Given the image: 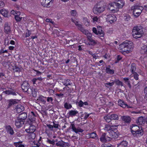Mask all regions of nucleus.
I'll return each mask as SVG.
<instances>
[{"instance_id": "obj_1", "label": "nucleus", "mask_w": 147, "mask_h": 147, "mask_svg": "<svg viewBox=\"0 0 147 147\" xmlns=\"http://www.w3.org/2000/svg\"><path fill=\"white\" fill-rule=\"evenodd\" d=\"M134 48L132 42L130 41H125L119 45V49L122 54H128L132 51Z\"/></svg>"}, {"instance_id": "obj_2", "label": "nucleus", "mask_w": 147, "mask_h": 147, "mask_svg": "<svg viewBox=\"0 0 147 147\" xmlns=\"http://www.w3.org/2000/svg\"><path fill=\"white\" fill-rule=\"evenodd\" d=\"M132 34L133 37L135 38H141L144 34L143 28L140 26H134L132 29Z\"/></svg>"}, {"instance_id": "obj_3", "label": "nucleus", "mask_w": 147, "mask_h": 147, "mask_svg": "<svg viewBox=\"0 0 147 147\" xmlns=\"http://www.w3.org/2000/svg\"><path fill=\"white\" fill-rule=\"evenodd\" d=\"M105 9V7L103 6H100L98 4L94 6L93 8V12L95 14H98L102 12Z\"/></svg>"}, {"instance_id": "obj_4", "label": "nucleus", "mask_w": 147, "mask_h": 147, "mask_svg": "<svg viewBox=\"0 0 147 147\" xmlns=\"http://www.w3.org/2000/svg\"><path fill=\"white\" fill-rule=\"evenodd\" d=\"M111 131L109 132V134L111 137H108V140H111V138L117 139L118 137V132L117 131V127H115Z\"/></svg>"}, {"instance_id": "obj_5", "label": "nucleus", "mask_w": 147, "mask_h": 147, "mask_svg": "<svg viewBox=\"0 0 147 147\" xmlns=\"http://www.w3.org/2000/svg\"><path fill=\"white\" fill-rule=\"evenodd\" d=\"M54 0H41V4L45 7H49L51 5Z\"/></svg>"}, {"instance_id": "obj_6", "label": "nucleus", "mask_w": 147, "mask_h": 147, "mask_svg": "<svg viewBox=\"0 0 147 147\" xmlns=\"http://www.w3.org/2000/svg\"><path fill=\"white\" fill-rule=\"evenodd\" d=\"M97 35L98 36L99 38L101 39L102 41H103V38H102L101 37L104 38L105 35V33L102 30V27L97 26Z\"/></svg>"}, {"instance_id": "obj_7", "label": "nucleus", "mask_w": 147, "mask_h": 147, "mask_svg": "<svg viewBox=\"0 0 147 147\" xmlns=\"http://www.w3.org/2000/svg\"><path fill=\"white\" fill-rule=\"evenodd\" d=\"M70 128L72 129V131L73 132H75L76 134H79V132L82 133L84 131L82 129L80 128H76L74 123L71 124Z\"/></svg>"}, {"instance_id": "obj_8", "label": "nucleus", "mask_w": 147, "mask_h": 147, "mask_svg": "<svg viewBox=\"0 0 147 147\" xmlns=\"http://www.w3.org/2000/svg\"><path fill=\"white\" fill-rule=\"evenodd\" d=\"M85 34L87 35V40L90 43V44L91 45H95L96 44V42L92 38V34L89 33L88 31V33Z\"/></svg>"}, {"instance_id": "obj_9", "label": "nucleus", "mask_w": 147, "mask_h": 147, "mask_svg": "<svg viewBox=\"0 0 147 147\" xmlns=\"http://www.w3.org/2000/svg\"><path fill=\"white\" fill-rule=\"evenodd\" d=\"M107 20L111 24L115 22L117 20V18L114 14H109L107 16Z\"/></svg>"}, {"instance_id": "obj_10", "label": "nucleus", "mask_w": 147, "mask_h": 147, "mask_svg": "<svg viewBox=\"0 0 147 147\" xmlns=\"http://www.w3.org/2000/svg\"><path fill=\"white\" fill-rule=\"evenodd\" d=\"M21 88L23 91L24 92H27L30 88H29V84L26 81H24L21 85Z\"/></svg>"}, {"instance_id": "obj_11", "label": "nucleus", "mask_w": 147, "mask_h": 147, "mask_svg": "<svg viewBox=\"0 0 147 147\" xmlns=\"http://www.w3.org/2000/svg\"><path fill=\"white\" fill-rule=\"evenodd\" d=\"M75 24L77 26L78 29L83 33L86 34L88 33V30L84 29L81 24L78 23V21H76V22H75Z\"/></svg>"}, {"instance_id": "obj_12", "label": "nucleus", "mask_w": 147, "mask_h": 147, "mask_svg": "<svg viewBox=\"0 0 147 147\" xmlns=\"http://www.w3.org/2000/svg\"><path fill=\"white\" fill-rule=\"evenodd\" d=\"M24 122L17 117L15 121V124L17 128H20L24 124Z\"/></svg>"}, {"instance_id": "obj_13", "label": "nucleus", "mask_w": 147, "mask_h": 147, "mask_svg": "<svg viewBox=\"0 0 147 147\" xmlns=\"http://www.w3.org/2000/svg\"><path fill=\"white\" fill-rule=\"evenodd\" d=\"M143 130L142 128L140 127V129L133 133V135L134 136L139 137L142 136L143 134Z\"/></svg>"}, {"instance_id": "obj_14", "label": "nucleus", "mask_w": 147, "mask_h": 147, "mask_svg": "<svg viewBox=\"0 0 147 147\" xmlns=\"http://www.w3.org/2000/svg\"><path fill=\"white\" fill-rule=\"evenodd\" d=\"M37 114L33 111H31L29 114V119L31 122H33L35 120V117H36Z\"/></svg>"}, {"instance_id": "obj_15", "label": "nucleus", "mask_w": 147, "mask_h": 147, "mask_svg": "<svg viewBox=\"0 0 147 147\" xmlns=\"http://www.w3.org/2000/svg\"><path fill=\"white\" fill-rule=\"evenodd\" d=\"M106 133H103L101 135L100 138V141L102 142H106L107 141H109L108 139V137L106 136Z\"/></svg>"}, {"instance_id": "obj_16", "label": "nucleus", "mask_w": 147, "mask_h": 147, "mask_svg": "<svg viewBox=\"0 0 147 147\" xmlns=\"http://www.w3.org/2000/svg\"><path fill=\"white\" fill-rule=\"evenodd\" d=\"M115 127H116V126H113L109 124L105 125L104 129V130L109 133V131H111L112 129H113Z\"/></svg>"}, {"instance_id": "obj_17", "label": "nucleus", "mask_w": 147, "mask_h": 147, "mask_svg": "<svg viewBox=\"0 0 147 147\" xmlns=\"http://www.w3.org/2000/svg\"><path fill=\"white\" fill-rule=\"evenodd\" d=\"M11 28L7 23H5L4 28V32L6 34H9L11 32Z\"/></svg>"}, {"instance_id": "obj_18", "label": "nucleus", "mask_w": 147, "mask_h": 147, "mask_svg": "<svg viewBox=\"0 0 147 147\" xmlns=\"http://www.w3.org/2000/svg\"><path fill=\"white\" fill-rule=\"evenodd\" d=\"M36 129V128L35 126L33 125H30L28 128L26 129L25 131L28 133L34 132Z\"/></svg>"}, {"instance_id": "obj_19", "label": "nucleus", "mask_w": 147, "mask_h": 147, "mask_svg": "<svg viewBox=\"0 0 147 147\" xmlns=\"http://www.w3.org/2000/svg\"><path fill=\"white\" fill-rule=\"evenodd\" d=\"M115 5L118 8H122L124 5L125 3L121 0H119L114 3Z\"/></svg>"}, {"instance_id": "obj_20", "label": "nucleus", "mask_w": 147, "mask_h": 147, "mask_svg": "<svg viewBox=\"0 0 147 147\" xmlns=\"http://www.w3.org/2000/svg\"><path fill=\"white\" fill-rule=\"evenodd\" d=\"M5 129L7 133L10 135H13V134L14 131L11 126L9 125H6L5 126Z\"/></svg>"}, {"instance_id": "obj_21", "label": "nucleus", "mask_w": 147, "mask_h": 147, "mask_svg": "<svg viewBox=\"0 0 147 147\" xmlns=\"http://www.w3.org/2000/svg\"><path fill=\"white\" fill-rule=\"evenodd\" d=\"M29 90L27 92L28 94L32 95V96L34 97H36L37 92L36 90L32 88H30Z\"/></svg>"}, {"instance_id": "obj_22", "label": "nucleus", "mask_w": 147, "mask_h": 147, "mask_svg": "<svg viewBox=\"0 0 147 147\" xmlns=\"http://www.w3.org/2000/svg\"><path fill=\"white\" fill-rule=\"evenodd\" d=\"M122 120L126 123L129 124L131 121V118L129 116L126 115L123 116L122 117Z\"/></svg>"}, {"instance_id": "obj_23", "label": "nucleus", "mask_w": 147, "mask_h": 147, "mask_svg": "<svg viewBox=\"0 0 147 147\" xmlns=\"http://www.w3.org/2000/svg\"><path fill=\"white\" fill-rule=\"evenodd\" d=\"M15 109L17 113H21L24 110V107L20 104L16 106Z\"/></svg>"}, {"instance_id": "obj_24", "label": "nucleus", "mask_w": 147, "mask_h": 147, "mask_svg": "<svg viewBox=\"0 0 147 147\" xmlns=\"http://www.w3.org/2000/svg\"><path fill=\"white\" fill-rule=\"evenodd\" d=\"M87 136L89 138L92 139H98V136L97 135L96 132L94 131L87 135Z\"/></svg>"}, {"instance_id": "obj_25", "label": "nucleus", "mask_w": 147, "mask_h": 147, "mask_svg": "<svg viewBox=\"0 0 147 147\" xmlns=\"http://www.w3.org/2000/svg\"><path fill=\"white\" fill-rule=\"evenodd\" d=\"M27 117V114L26 113H22L19 115L18 118L25 122V120Z\"/></svg>"}, {"instance_id": "obj_26", "label": "nucleus", "mask_w": 147, "mask_h": 147, "mask_svg": "<svg viewBox=\"0 0 147 147\" xmlns=\"http://www.w3.org/2000/svg\"><path fill=\"white\" fill-rule=\"evenodd\" d=\"M18 101L19 100L15 99L9 100V103L8 105V106L9 107H10L12 105H16L18 103Z\"/></svg>"}, {"instance_id": "obj_27", "label": "nucleus", "mask_w": 147, "mask_h": 147, "mask_svg": "<svg viewBox=\"0 0 147 147\" xmlns=\"http://www.w3.org/2000/svg\"><path fill=\"white\" fill-rule=\"evenodd\" d=\"M140 127L138 126L132 125V126L130 127V129L131 131V133L133 134L136 131L140 129Z\"/></svg>"}, {"instance_id": "obj_28", "label": "nucleus", "mask_w": 147, "mask_h": 147, "mask_svg": "<svg viewBox=\"0 0 147 147\" xmlns=\"http://www.w3.org/2000/svg\"><path fill=\"white\" fill-rule=\"evenodd\" d=\"M144 118L142 116L139 117L136 120V123L140 125L145 124Z\"/></svg>"}, {"instance_id": "obj_29", "label": "nucleus", "mask_w": 147, "mask_h": 147, "mask_svg": "<svg viewBox=\"0 0 147 147\" xmlns=\"http://www.w3.org/2000/svg\"><path fill=\"white\" fill-rule=\"evenodd\" d=\"M128 145V142L126 141H122L117 144V147H126Z\"/></svg>"}, {"instance_id": "obj_30", "label": "nucleus", "mask_w": 147, "mask_h": 147, "mask_svg": "<svg viewBox=\"0 0 147 147\" xmlns=\"http://www.w3.org/2000/svg\"><path fill=\"white\" fill-rule=\"evenodd\" d=\"M140 52L142 54L147 55V46L144 45L142 46Z\"/></svg>"}, {"instance_id": "obj_31", "label": "nucleus", "mask_w": 147, "mask_h": 147, "mask_svg": "<svg viewBox=\"0 0 147 147\" xmlns=\"http://www.w3.org/2000/svg\"><path fill=\"white\" fill-rule=\"evenodd\" d=\"M83 22L85 25L87 26H90V22L89 20L87 18L84 17L83 19Z\"/></svg>"}, {"instance_id": "obj_32", "label": "nucleus", "mask_w": 147, "mask_h": 147, "mask_svg": "<svg viewBox=\"0 0 147 147\" xmlns=\"http://www.w3.org/2000/svg\"><path fill=\"white\" fill-rule=\"evenodd\" d=\"M131 9L133 10H136L138 11L139 10H142L143 9V7L140 6L138 4H136L134 6L132 7Z\"/></svg>"}, {"instance_id": "obj_33", "label": "nucleus", "mask_w": 147, "mask_h": 147, "mask_svg": "<svg viewBox=\"0 0 147 147\" xmlns=\"http://www.w3.org/2000/svg\"><path fill=\"white\" fill-rule=\"evenodd\" d=\"M111 66L109 65L107 67H106V72L108 74H113L114 73V70L113 69H110Z\"/></svg>"}, {"instance_id": "obj_34", "label": "nucleus", "mask_w": 147, "mask_h": 147, "mask_svg": "<svg viewBox=\"0 0 147 147\" xmlns=\"http://www.w3.org/2000/svg\"><path fill=\"white\" fill-rule=\"evenodd\" d=\"M142 10H134L133 11V14L136 18L138 17L141 14Z\"/></svg>"}, {"instance_id": "obj_35", "label": "nucleus", "mask_w": 147, "mask_h": 147, "mask_svg": "<svg viewBox=\"0 0 147 147\" xmlns=\"http://www.w3.org/2000/svg\"><path fill=\"white\" fill-rule=\"evenodd\" d=\"M0 13L5 17H7L8 16V11L4 9L0 10Z\"/></svg>"}, {"instance_id": "obj_36", "label": "nucleus", "mask_w": 147, "mask_h": 147, "mask_svg": "<svg viewBox=\"0 0 147 147\" xmlns=\"http://www.w3.org/2000/svg\"><path fill=\"white\" fill-rule=\"evenodd\" d=\"M118 103L119 106L123 108H124L126 107V103H125L124 101L121 100L119 99V100Z\"/></svg>"}, {"instance_id": "obj_37", "label": "nucleus", "mask_w": 147, "mask_h": 147, "mask_svg": "<svg viewBox=\"0 0 147 147\" xmlns=\"http://www.w3.org/2000/svg\"><path fill=\"white\" fill-rule=\"evenodd\" d=\"M28 138L30 140H33L36 137V134L34 132L28 133Z\"/></svg>"}, {"instance_id": "obj_38", "label": "nucleus", "mask_w": 147, "mask_h": 147, "mask_svg": "<svg viewBox=\"0 0 147 147\" xmlns=\"http://www.w3.org/2000/svg\"><path fill=\"white\" fill-rule=\"evenodd\" d=\"M136 69V64L133 63L131 64V68L130 69V71L131 73L136 72L135 71Z\"/></svg>"}, {"instance_id": "obj_39", "label": "nucleus", "mask_w": 147, "mask_h": 147, "mask_svg": "<svg viewBox=\"0 0 147 147\" xmlns=\"http://www.w3.org/2000/svg\"><path fill=\"white\" fill-rule=\"evenodd\" d=\"M78 111L76 110H70L68 112L69 115L70 116H74L78 113Z\"/></svg>"}, {"instance_id": "obj_40", "label": "nucleus", "mask_w": 147, "mask_h": 147, "mask_svg": "<svg viewBox=\"0 0 147 147\" xmlns=\"http://www.w3.org/2000/svg\"><path fill=\"white\" fill-rule=\"evenodd\" d=\"M56 145L58 146L63 147L65 146V143L62 140L59 141L56 143Z\"/></svg>"}, {"instance_id": "obj_41", "label": "nucleus", "mask_w": 147, "mask_h": 147, "mask_svg": "<svg viewBox=\"0 0 147 147\" xmlns=\"http://www.w3.org/2000/svg\"><path fill=\"white\" fill-rule=\"evenodd\" d=\"M104 118L106 122L108 123H109L112 120L111 116L110 115H108L105 116Z\"/></svg>"}, {"instance_id": "obj_42", "label": "nucleus", "mask_w": 147, "mask_h": 147, "mask_svg": "<svg viewBox=\"0 0 147 147\" xmlns=\"http://www.w3.org/2000/svg\"><path fill=\"white\" fill-rule=\"evenodd\" d=\"M111 119L112 120H118L119 119V117L118 115L116 114H112L110 115Z\"/></svg>"}, {"instance_id": "obj_43", "label": "nucleus", "mask_w": 147, "mask_h": 147, "mask_svg": "<svg viewBox=\"0 0 147 147\" xmlns=\"http://www.w3.org/2000/svg\"><path fill=\"white\" fill-rule=\"evenodd\" d=\"M122 59V57L120 55H117L116 58L115 59V63H117L119 62Z\"/></svg>"}, {"instance_id": "obj_44", "label": "nucleus", "mask_w": 147, "mask_h": 147, "mask_svg": "<svg viewBox=\"0 0 147 147\" xmlns=\"http://www.w3.org/2000/svg\"><path fill=\"white\" fill-rule=\"evenodd\" d=\"M64 107L67 109H70L72 107V105L71 104L66 102L64 105Z\"/></svg>"}, {"instance_id": "obj_45", "label": "nucleus", "mask_w": 147, "mask_h": 147, "mask_svg": "<svg viewBox=\"0 0 147 147\" xmlns=\"http://www.w3.org/2000/svg\"><path fill=\"white\" fill-rule=\"evenodd\" d=\"M115 84L118 86H123V82L120 81L119 80H115Z\"/></svg>"}, {"instance_id": "obj_46", "label": "nucleus", "mask_w": 147, "mask_h": 147, "mask_svg": "<svg viewBox=\"0 0 147 147\" xmlns=\"http://www.w3.org/2000/svg\"><path fill=\"white\" fill-rule=\"evenodd\" d=\"M132 74H133V76L135 80H138L139 79V75L136 72Z\"/></svg>"}, {"instance_id": "obj_47", "label": "nucleus", "mask_w": 147, "mask_h": 147, "mask_svg": "<svg viewBox=\"0 0 147 147\" xmlns=\"http://www.w3.org/2000/svg\"><path fill=\"white\" fill-rule=\"evenodd\" d=\"M114 84V82H112L111 83H106L105 84V85L106 87L107 88H109L110 87H111L113 86Z\"/></svg>"}, {"instance_id": "obj_48", "label": "nucleus", "mask_w": 147, "mask_h": 147, "mask_svg": "<svg viewBox=\"0 0 147 147\" xmlns=\"http://www.w3.org/2000/svg\"><path fill=\"white\" fill-rule=\"evenodd\" d=\"M11 13L12 14H13L15 16H19L20 14V12L15 11L13 10L11 11Z\"/></svg>"}, {"instance_id": "obj_49", "label": "nucleus", "mask_w": 147, "mask_h": 147, "mask_svg": "<svg viewBox=\"0 0 147 147\" xmlns=\"http://www.w3.org/2000/svg\"><path fill=\"white\" fill-rule=\"evenodd\" d=\"M99 18L97 16H94L92 19V22L94 23H96L98 22Z\"/></svg>"}, {"instance_id": "obj_50", "label": "nucleus", "mask_w": 147, "mask_h": 147, "mask_svg": "<svg viewBox=\"0 0 147 147\" xmlns=\"http://www.w3.org/2000/svg\"><path fill=\"white\" fill-rule=\"evenodd\" d=\"M47 143H49L54 145L55 144V140L53 139V140H51L50 139L47 138Z\"/></svg>"}, {"instance_id": "obj_51", "label": "nucleus", "mask_w": 147, "mask_h": 147, "mask_svg": "<svg viewBox=\"0 0 147 147\" xmlns=\"http://www.w3.org/2000/svg\"><path fill=\"white\" fill-rule=\"evenodd\" d=\"M102 147H114L113 145L110 144H104L101 145Z\"/></svg>"}, {"instance_id": "obj_52", "label": "nucleus", "mask_w": 147, "mask_h": 147, "mask_svg": "<svg viewBox=\"0 0 147 147\" xmlns=\"http://www.w3.org/2000/svg\"><path fill=\"white\" fill-rule=\"evenodd\" d=\"M124 18L125 20L129 21L131 17L129 15L126 14L124 16Z\"/></svg>"}, {"instance_id": "obj_53", "label": "nucleus", "mask_w": 147, "mask_h": 147, "mask_svg": "<svg viewBox=\"0 0 147 147\" xmlns=\"http://www.w3.org/2000/svg\"><path fill=\"white\" fill-rule=\"evenodd\" d=\"M46 98V97H45L42 96H41L39 97L38 100L41 102H46V101L44 99V98Z\"/></svg>"}, {"instance_id": "obj_54", "label": "nucleus", "mask_w": 147, "mask_h": 147, "mask_svg": "<svg viewBox=\"0 0 147 147\" xmlns=\"http://www.w3.org/2000/svg\"><path fill=\"white\" fill-rule=\"evenodd\" d=\"M71 15L73 16H76L77 15V13L75 10H72L71 11Z\"/></svg>"}, {"instance_id": "obj_55", "label": "nucleus", "mask_w": 147, "mask_h": 147, "mask_svg": "<svg viewBox=\"0 0 147 147\" xmlns=\"http://www.w3.org/2000/svg\"><path fill=\"white\" fill-rule=\"evenodd\" d=\"M33 143L34 146H32L31 147H39L41 144V143H38V142L36 143V142L35 141H33Z\"/></svg>"}, {"instance_id": "obj_56", "label": "nucleus", "mask_w": 147, "mask_h": 147, "mask_svg": "<svg viewBox=\"0 0 147 147\" xmlns=\"http://www.w3.org/2000/svg\"><path fill=\"white\" fill-rule=\"evenodd\" d=\"M22 18L20 17L19 16H15V19L17 22H20Z\"/></svg>"}, {"instance_id": "obj_57", "label": "nucleus", "mask_w": 147, "mask_h": 147, "mask_svg": "<svg viewBox=\"0 0 147 147\" xmlns=\"http://www.w3.org/2000/svg\"><path fill=\"white\" fill-rule=\"evenodd\" d=\"M13 69L15 72H20V68L17 66H15Z\"/></svg>"}, {"instance_id": "obj_58", "label": "nucleus", "mask_w": 147, "mask_h": 147, "mask_svg": "<svg viewBox=\"0 0 147 147\" xmlns=\"http://www.w3.org/2000/svg\"><path fill=\"white\" fill-rule=\"evenodd\" d=\"M3 92L6 94L9 95L12 94V91L11 90H8L4 91Z\"/></svg>"}, {"instance_id": "obj_59", "label": "nucleus", "mask_w": 147, "mask_h": 147, "mask_svg": "<svg viewBox=\"0 0 147 147\" xmlns=\"http://www.w3.org/2000/svg\"><path fill=\"white\" fill-rule=\"evenodd\" d=\"M31 34V32L30 30L27 29L26 32V37H29Z\"/></svg>"}, {"instance_id": "obj_60", "label": "nucleus", "mask_w": 147, "mask_h": 147, "mask_svg": "<svg viewBox=\"0 0 147 147\" xmlns=\"http://www.w3.org/2000/svg\"><path fill=\"white\" fill-rule=\"evenodd\" d=\"M53 128L57 129L59 128V124L58 123H55L54 121H53Z\"/></svg>"}, {"instance_id": "obj_61", "label": "nucleus", "mask_w": 147, "mask_h": 147, "mask_svg": "<svg viewBox=\"0 0 147 147\" xmlns=\"http://www.w3.org/2000/svg\"><path fill=\"white\" fill-rule=\"evenodd\" d=\"M56 96L58 97L59 98H62L64 94L62 93L60 94H55Z\"/></svg>"}, {"instance_id": "obj_62", "label": "nucleus", "mask_w": 147, "mask_h": 147, "mask_svg": "<svg viewBox=\"0 0 147 147\" xmlns=\"http://www.w3.org/2000/svg\"><path fill=\"white\" fill-rule=\"evenodd\" d=\"M84 105L83 102L82 100H80L78 102V105L80 107H82Z\"/></svg>"}, {"instance_id": "obj_63", "label": "nucleus", "mask_w": 147, "mask_h": 147, "mask_svg": "<svg viewBox=\"0 0 147 147\" xmlns=\"http://www.w3.org/2000/svg\"><path fill=\"white\" fill-rule=\"evenodd\" d=\"M92 30L93 33H94L95 34L97 35V30L96 28H93Z\"/></svg>"}, {"instance_id": "obj_64", "label": "nucleus", "mask_w": 147, "mask_h": 147, "mask_svg": "<svg viewBox=\"0 0 147 147\" xmlns=\"http://www.w3.org/2000/svg\"><path fill=\"white\" fill-rule=\"evenodd\" d=\"M144 93L145 94V96L147 98V86L145 87L144 89Z\"/></svg>"}]
</instances>
